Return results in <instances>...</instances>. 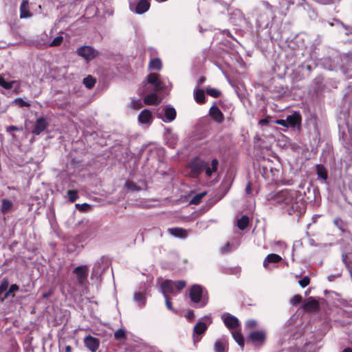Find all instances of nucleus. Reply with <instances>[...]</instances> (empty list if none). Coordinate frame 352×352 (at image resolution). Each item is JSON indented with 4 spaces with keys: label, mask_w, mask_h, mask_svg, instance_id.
<instances>
[{
    "label": "nucleus",
    "mask_w": 352,
    "mask_h": 352,
    "mask_svg": "<svg viewBox=\"0 0 352 352\" xmlns=\"http://www.w3.org/2000/svg\"><path fill=\"white\" fill-rule=\"evenodd\" d=\"M206 195V192H202L201 193L195 195L190 201V204L193 205L199 204Z\"/></svg>",
    "instance_id": "35"
},
{
    "label": "nucleus",
    "mask_w": 352,
    "mask_h": 352,
    "mask_svg": "<svg viewBox=\"0 0 352 352\" xmlns=\"http://www.w3.org/2000/svg\"><path fill=\"white\" fill-rule=\"evenodd\" d=\"M351 98H352V90L349 88V91H347L345 94V98L347 100H350ZM351 101H349V103H351Z\"/></svg>",
    "instance_id": "54"
},
{
    "label": "nucleus",
    "mask_w": 352,
    "mask_h": 352,
    "mask_svg": "<svg viewBox=\"0 0 352 352\" xmlns=\"http://www.w3.org/2000/svg\"><path fill=\"white\" fill-rule=\"evenodd\" d=\"M245 191L248 194L251 192V186L250 184H248V185L246 186Z\"/></svg>",
    "instance_id": "58"
},
{
    "label": "nucleus",
    "mask_w": 352,
    "mask_h": 352,
    "mask_svg": "<svg viewBox=\"0 0 352 352\" xmlns=\"http://www.w3.org/2000/svg\"><path fill=\"white\" fill-rule=\"evenodd\" d=\"M14 103L19 107H30V104L28 102L23 100L22 98H18L14 100Z\"/></svg>",
    "instance_id": "39"
},
{
    "label": "nucleus",
    "mask_w": 352,
    "mask_h": 352,
    "mask_svg": "<svg viewBox=\"0 0 352 352\" xmlns=\"http://www.w3.org/2000/svg\"><path fill=\"white\" fill-rule=\"evenodd\" d=\"M342 26H343L346 30H348L347 26H346L343 23L338 21Z\"/></svg>",
    "instance_id": "62"
},
{
    "label": "nucleus",
    "mask_w": 352,
    "mask_h": 352,
    "mask_svg": "<svg viewBox=\"0 0 352 352\" xmlns=\"http://www.w3.org/2000/svg\"><path fill=\"white\" fill-rule=\"evenodd\" d=\"M144 102L148 105H157L160 103L161 100L156 94L152 93L144 98Z\"/></svg>",
    "instance_id": "23"
},
{
    "label": "nucleus",
    "mask_w": 352,
    "mask_h": 352,
    "mask_svg": "<svg viewBox=\"0 0 352 352\" xmlns=\"http://www.w3.org/2000/svg\"><path fill=\"white\" fill-rule=\"evenodd\" d=\"M186 317L188 320H192L194 318V313L192 311H189L187 312V314L186 315Z\"/></svg>",
    "instance_id": "55"
},
{
    "label": "nucleus",
    "mask_w": 352,
    "mask_h": 352,
    "mask_svg": "<svg viewBox=\"0 0 352 352\" xmlns=\"http://www.w3.org/2000/svg\"><path fill=\"white\" fill-rule=\"evenodd\" d=\"M177 140L178 138L176 134H170L168 138L167 144L170 147L174 148L177 142Z\"/></svg>",
    "instance_id": "37"
},
{
    "label": "nucleus",
    "mask_w": 352,
    "mask_h": 352,
    "mask_svg": "<svg viewBox=\"0 0 352 352\" xmlns=\"http://www.w3.org/2000/svg\"><path fill=\"white\" fill-rule=\"evenodd\" d=\"M153 120L152 113L148 110H143L138 116V121L141 124H150Z\"/></svg>",
    "instance_id": "20"
},
{
    "label": "nucleus",
    "mask_w": 352,
    "mask_h": 352,
    "mask_svg": "<svg viewBox=\"0 0 352 352\" xmlns=\"http://www.w3.org/2000/svg\"><path fill=\"white\" fill-rule=\"evenodd\" d=\"M10 296L14 297V295L12 294V292H10V290L8 289H7L6 291V292L4 293L3 296L2 297H1V300L3 301L4 300L8 298Z\"/></svg>",
    "instance_id": "50"
},
{
    "label": "nucleus",
    "mask_w": 352,
    "mask_h": 352,
    "mask_svg": "<svg viewBox=\"0 0 352 352\" xmlns=\"http://www.w3.org/2000/svg\"><path fill=\"white\" fill-rule=\"evenodd\" d=\"M214 352H228V340L225 336L217 339L214 344Z\"/></svg>",
    "instance_id": "15"
},
{
    "label": "nucleus",
    "mask_w": 352,
    "mask_h": 352,
    "mask_svg": "<svg viewBox=\"0 0 352 352\" xmlns=\"http://www.w3.org/2000/svg\"><path fill=\"white\" fill-rule=\"evenodd\" d=\"M186 285L184 280L173 281L161 279L160 290L164 296H168V294L175 295L176 294V289L180 291L185 287Z\"/></svg>",
    "instance_id": "3"
},
{
    "label": "nucleus",
    "mask_w": 352,
    "mask_h": 352,
    "mask_svg": "<svg viewBox=\"0 0 352 352\" xmlns=\"http://www.w3.org/2000/svg\"><path fill=\"white\" fill-rule=\"evenodd\" d=\"M317 174L318 177L326 180L327 179V170L322 165L317 166Z\"/></svg>",
    "instance_id": "34"
},
{
    "label": "nucleus",
    "mask_w": 352,
    "mask_h": 352,
    "mask_svg": "<svg viewBox=\"0 0 352 352\" xmlns=\"http://www.w3.org/2000/svg\"><path fill=\"white\" fill-rule=\"evenodd\" d=\"M256 324H257V322H256V320H248L246 322L245 327L247 328L252 329V328L255 327L256 326Z\"/></svg>",
    "instance_id": "49"
},
{
    "label": "nucleus",
    "mask_w": 352,
    "mask_h": 352,
    "mask_svg": "<svg viewBox=\"0 0 352 352\" xmlns=\"http://www.w3.org/2000/svg\"><path fill=\"white\" fill-rule=\"evenodd\" d=\"M12 206L13 204L11 201L6 199H2L1 210L3 214L10 212L12 210Z\"/></svg>",
    "instance_id": "29"
},
{
    "label": "nucleus",
    "mask_w": 352,
    "mask_h": 352,
    "mask_svg": "<svg viewBox=\"0 0 352 352\" xmlns=\"http://www.w3.org/2000/svg\"><path fill=\"white\" fill-rule=\"evenodd\" d=\"M72 351V347L70 346H66L65 347V352H71Z\"/></svg>",
    "instance_id": "59"
},
{
    "label": "nucleus",
    "mask_w": 352,
    "mask_h": 352,
    "mask_svg": "<svg viewBox=\"0 0 352 352\" xmlns=\"http://www.w3.org/2000/svg\"><path fill=\"white\" fill-rule=\"evenodd\" d=\"M334 225L339 228L342 232H344V223L340 218H336L333 221Z\"/></svg>",
    "instance_id": "43"
},
{
    "label": "nucleus",
    "mask_w": 352,
    "mask_h": 352,
    "mask_svg": "<svg viewBox=\"0 0 352 352\" xmlns=\"http://www.w3.org/2000/svg\"><path fill=\"white\" fill-rule=\"evenodd\" d=\"M218 165L219 162L217 159H213L209 163L199 158H196L190 163V176L197 177L199 174L205 172L208 177H211L212 173L217 170Z\"/></svg>",
    "instance_id": "2"
},
{
    "label": "nucleus",
    "mask_w": 352,
    "mask_h": 352,
    "mask_svg": "<svg viewBox=\"0 0 352 352\" xmlns=\"http://www.w3.org/2000/svg\"><path fill=\"white\" fill-rule=\"evenodd\" d=\"M76 54L85 59L87 62L93 60L99 55V52L93 47L84 45L80 47L76 50Z\"/></svg>",
    "instance_id": "7"
},
{
    "label": "nucleus",
    "mask_w": 352,
    "mask_h": 352,
    "mask_svg": "<svg viewBox=\"0 0 352 352\" xmlns=\"http://www.w3.org/2000/svg\"><path fill=\"white\" fill-rule=\"evenodd\" d=\"M47 126L48 122H47L45 118L43 117L38 118L35 122L34 128L32 130V133L34 135H38L41 134L43 131H44Z\"/></svg>",
    "instance_id": "16"
},
{
    "label": "nucleus",
    "mask_w": 352,
    "mask_h": 352,
    "mask_svg": "<svg viewBox=\"0 0 352 352\" xmlns=\"http://www.w3.org/2000/svg\"><path fill=\"white\" fill-rule=\"evenodd\" d=\"M76 207L81 211H87V210L89 209L90 206L87 204H78L76 205Z\"/></svg>",
    "instance_id": "47"
},
{
    "label": "nucleus",
    "mask_w": 352,
    "mask_h": 352,
    "mask_svg": "<svg viewBox=\"0 0 352 352\" xmlns=\"http://www.w3.org/2000/svg\"><path fill=\"white\" fill-rule=\"evenodd\" d=\"M301 120L302 118L300 114L295 112L293 114L288 116L286 119L277 120L276 123L285 127H296L300 124Z\"/></svg>",
    "instance_id": "5"
},
{
    "label": "nucleus",
    "mask_w": 352,
    "mask_h": 352,
    "mask_svg": "<svg viewBox=\"0 0 352 352\" xmlns=\"http://www.w3.org/2000/svg\"><path fill=\"white\" fill-rule=\"evenodd\" d=\"M19 289V286L16 284H12L10 285L9 289L10 292H12V294L16 291H18Z\"/></svg>",
    "instance_id": "53"
},
{
    "label": "nucleus",
    "mask_w": 352,
    "mask_h": 352,
    "mask_svg": "<svg viewBox=\"0 0 352 352\" xmlns=\"http://www.w3.org/2000/svg\"><path fill=\"white\" fill-rule=\"evenodd\" d=\"M209 113L210 116L218 123H221L224 120L223 114L215 105L210 107Z\"/></svg>",
    "instance_id": "19"
},
{
    "label": "nucleus",
    "mask_w": 352,
    "mask_h": 352,
    "mask_svg": "<svg viewBox=\"0 0 352 352\" xmlns=\"http://www.w3.org/2000/svg\"><path fill=\"white\" fill-rule=\"evenodd\" d=\"M15 84L17 85V86L15 88V91L17 93V90L19 89L20 87L19 83L16 80L7 82L6 81L4 78L0 75V86L4 88L5 89H11Z\"/></svg>",
    "instance_id": "22"
},
{
    "label": "nucleus",
    "mask_w": 352,
    "mask_h": 352,
    "mask_svg": "<svg viewBox=\"0 0 352 352\" xmlns=\"http://www.w3.org/2000/svg\"><path fill=\"white\" fill-rule=\"evenodd\" d=\"M147 287L144 285L134 292L133 300L139 307H144L146 302Z\"/></svg>",
    "instance_id": "11"
},
{
    "label": "nucleus",
    "mask_w": 352,
    "mask_h": 352,
    "mask_svg": "<svg viewBox=\"0 0 352 352\" xmlns=\"http://www.w3.org/2000/svg\"><path fill=\"white\" fill-rule=\"evenodd\" d=\"M6 130L7 131L10 132L11 131H18L19 130V128H18L16 126H9L8 127H7Z\"/></svg>",
    "instance_id": "56"
},
{
    "label": "nucleus",
    "mask_w": 352,
    "mask_h": 352,
    "mask_svg": "<svg viewBox=\"0 0 352 352\" xmlns=\"http://www.w3.org/2000/svg\"><path fill=\"white\" fill-rule=\"evenodd\" d=\"M236 248H234L235 249ZM234 250V248L229 242L226 243L221 248V252L222 254H226Z\"/></svg>",
    "instance_id": "40"
},
{
    "label": "nucleus",
    "mask_w": 352,
    "mask_h": 352,
    "mask_svg": "<svg viewBox=\"0 0 352 352\" xmlns=\"http://www.w3.org/2000/svg\"><path fill=\"white\" fill-rule=\"evenodd\" d=\"M303 307L307 311H316L318 308V302L314 299L309 298L304 304Z\"/></svg>",
    "instance_id": "25"
},
{
    "label": "nucleus",
    "mask_w": 352,
    "mask_h": 352,
    "mask_svg": "<svg viewBox=\"0 0 352 352\" xmlns=\"http://www.w3.org/2000/svg\"><path fill=\"white\" fill-rule=\"evenodd\" d=\"M125 188H126L129 190L131 191H139L144 189V186H138L135 183L132 181L127 180L125 182L124 185Z\"/></svg>",
    "instance_id": "30"
},
{
    "label": "nucleus",
    "mask_w": 352,
    "mask_h": 352,
    "mask_svg": "<svg viewBox=\"0 0 352 352\" xmlns=\"http://www.w3.org/2000/svg\"><path fill=\"white\" fill-rule=\"evenodd\" d=\"M281 352H299V350L296 346H291L287 350L283 349Z\"/></svg>",
    "instance_id": "52"
},
{
    "label": "nucleus",
    "mask_w": 352,
    "mask_h": 352,
    "mask_svg": "<svg viewBox=\"0 0 352 352\" xmlns=\"http://www.w3.org/2000/svg\"><path fill=\"white\" fill-rule=\"evenodd\" d=\"M249 224V218L246 215H243L237 221V227L243 230L245 229Z\"/></svg>",
    "instance_id": "31"
},
{
    "label": "nucleus",
    "mask_w": 352,
    "mask_h": 352,
    "mask_svg": "<svg viewBox=\"0 0 352 352\" xmlns=\"http://www.w3.org/2000/svg\"><path fill=\"white\" fill-rule=\"evenodd\" d=\"M164 298H165V301H166V307L170 311H175L172 306V303L169 300L168 296H164Z\"/></svg>",
    "instance_id": "51"
},
{
    "label": "nucleus",
    "mask_w": 352,
    "mask_h": 352,
    "mask_svg": "<svg viewBox=\"0 0 352 352\" xmlns=\"http://www.w3.org/2000/svg\"><path fill=\"white\" fill-rule=\"evenodd\" d=\"M342 352H352V349H345Z\"/></svg>",
    "instance_id": "63"
},
{
    "label": "nucleus",
    "mask_w": 352,
    "mask_h": 352,
    "mask_svg": "<svg viewBox=\"0 0 352 352\" xmlns=\"http://www.w3.org/2000/svg\"><path fill=\"white\" fill-rule=\"evenodd\" d=\"M83 83L87 88L91 89L95 85L96 80L91 76H88L84 78Z\"/></svg>",
    "instance_id": "36"
},
{
    "label": "nucleus",
    "mask_w": 352,
    "mask_h": 352,
    "mask_svg": "<svg viewBox=\"0 0 352 352\" xmlns=\"http://www.w3.org/2000/svg\"><path fill=\"white\" fill-rule=\"evenodd\" d=\"M74 274L76 276V280L79 285L83 286L87 282L88 266L80 265L74 269Z\"/></svg>",
    "instance_id": "8"
},
{
    "label": "nucleus",
    "mask_w": 352,
    "mask_h": 352,
    "mask_svg": "<svg viewBox=\"0 0 352 352\" xmlns=\"http://www.w3.org/2000/svg\"><path fill=\"white\" fill-rule=\"evenodd\" d=\"M205 318L208 321V323H212V320L209 316H206Z\"/></svg>",
    "instance_id": "61"
},
{
    "label": "nucleus",
    "mask_w": 352,
    "mask_h": 352,
    "mask_svg": "<svg viewBox=\"0 0 352 352\" xmlns=\"http://www.w3.org/2000/svg\"><path fill=\"white\" fill-rule=\"evenodd\" d=\"M342 65L341 67L342 72L346 78H350L352 77V58L349 56H344L342 60Z\"/></svg>",
    "instance_id": "14"
},
{
    "label": "nucleus",
    "mask_w": 352,
    "mask_h": 352,
    "mask_svg": "<svg viewBox=\"0 0 352 352\" xmlns=\"http://www.w3.org/2000/svg\"><path fill=\"white\" fill-rule=\"evenodd\" d=\"M232 335L234 340L238 343V344L241 347H243L244 342L243 336L241 334V333L237 331L236 330H232Z\"/></svg>",
    "instance_id": "32"
},
{
    "label": "nucleus",
    "mask_w": 352,
    "mask_h": 352,
    "mask_svg": "<svg viewBox=\"0 0 352 352\" xmlns=\"http://www.w3.org/2000/svg\"><path fill=\"white\" fill-rule=\"evenodd\" d=\"M147 82L153 86V90L155 91H161L166 87L164 81L159 78L157 74H151L147 76Z\"/></svg>",
    "instance_id": "10"
},
{
    "label": "nucleus",
    "mask_w": 352,
    "mask_h": 352,
    "mask_svg": "<svg viewBox=\"0 0 352 352\" xmlns=\"http://www.w3.org/2000/svg\"><path fill=\"white\" fill-rule=\"evenodd\" d=\"M250 339L254 343L263 344L265 340V332L261 331H254L249 335Z\"/></svg>",
    "instance_id": "17"
},
{
    "label": "nucleus",
    "mask_w": 352,
    "mask_h": 352,
    "mask_svg": "<svg viewBox=\"0 0 352 352\" xmlns=\"http://www.w3.org/2000/svg\"><path fill=\"white\" fill-rule=\"evenodd\" d=\"M281 259H282V258L278 254H270L266 256V258L263 261V266H264V267L266 268L268 263H276L280 261Z\"/></svg>",
    "instance_id": "26"
},
{
    "label": "nucleus",
    "mask_w": 352,
    "mask_h": 352,
    "mask_svg": "<svg viewBox=\"0 0 352 352\" xmlns=\"http://www.w3.org/2000/svg\"><path fill=\"white\" fill-rule=\"evenodd\" d=\"M131 107L134 109H139L142 107V102L140 99H133L131 101Z\"/></svg>",
    "instance_id": "42"
},
{
    "label": "nucleus",
    "mask_w": 352,
    "mask_h": 352,
    "mask_svg": "<svg viewBox=\"0 0 352 352\" xmlns=\"http://www.w3.org/2000/svg\"><path fill=\"white\" fill-rule=\"evenodd\" d=\"M63 38L61 36H56L50 44V46H58L63 42Z\"/></svg>",
    "instance_id": "45"
},
{
    "label": "nucleus",
    "mask_w": 352,
    "mask_h": 352,
    "mask_svg": "<svg viewBox=\"0 0 352 352\" xmlns=\"http://www.w3.org/2000/svg\"><path fill=\"white\" fill-rule=\"evenodd\" d=\"M301 300H302V297L300 295H296L292 298L291 302L292 305H296L298 304L299 302H300Z\"/></svg>",
    "instance_id": "48"
},
{
    "label": "nucleus",
    "mask_w": 352,
    "mask_h": 352,
    "mask_svg": "<svg viewBox=\"0 0 352 352\" xmlns=\"http://www.w3.org/2000/svg\"><path fill=\"white\" fill-rule=\"evenodd\" d=\"M165 119L164 122H172L176 117V111L173 107H166L164 112Z\"/></svg>",
    "instance_id": "24"
},
{
    "label": "nucleus",
    "mask_w": 352,
    "mask_h": 352,
    "mask_svg": "<svg viewBox=\"0 0 352 352\" xmlns=\"http://www.w3.org/2000/svg\"><path fill=\"white\" fill-rule=\"evenodd\" d=\"M207 329V325L206 323L199 321L194 327V342H199L200 338L199 336L203 334Z\"/></svg>",
    "instance_id": "18"
},
{
    "label": "nucleus",
    "mask_w": 352,
    "mask_h": 352,
    "mask_svg": "<svg viewBox=\"0 0 352 352\" xmlns=\"http://www.w3.org/2000/svg\"><path fill=\"white\" fill-rule=\"evenodd\" d=\"M129 8L132 12L138 14H142L148 10L150 3L146 0H131L129 1Z\"/></svg>",
    "instance_id": "6"
},
{
    "label": "nucleus",
    "mask_w": 352,
    "mask_h": 352,
    "mask_svg": "<svg viewBox=\"0 0 352 352\" xmlns=\"http://www.w3.org/2000/svg\"><path fill=\"white\" fill-rule=\"evenodd\" d=\"M335 277H336V276H333V275H330V276H328V280H329V281H333V280H334Z\"/></svg>",
    "instance_id": "60"
},
{
    "label": "nucleus",
    "mask_w": 352,
    "mask_h": 352,
    "mask_svg": "<svg viewBox=\"0 0 352 352\" xmlns=\"http://www.w3.org/2000/svg\"><path fill=\"white\" fill-rule=\"evenodd\" d=\"M85 346L91 351L96 352L100 346V340L91 336L85 337L83 340Z\"/></svg>",
    "instance_id": "12"
},
{
    "label": "nucleus",
    "mask_w": 352,
    "mask_h": 352,
    "mask_svg": "<svg viewBox=\"0 0 352 352\" xmlns=\"http://www.w3.org/2000/svg\"><path fill=\"white\" fill-rule=\"evenodd\" d=\"M190 298L195 303L200 302L201 307H204L208 302V300L204 294V288L199 285L192 286L190 290Z\"/></svg>",
    "instance_id": "4"
},
{
    "label": "nucleus",
    "mask_w": 352,
    "mask_h": 352,
    "mask_svg": "<svg viewBox=\"0 0 352 352\" xmlns=\"http://www.w3.org/2000/svg\"><path fill=\"white\" fill-rule=\"evenodd\" d=\"M296 195V191L283 190L277 193L276 200L286 208L289 214L298 215L304 212L305 204L301 199L298 200Z\"/></svg>",
    "instance_id": "1"
},
{
    "label": "nucleus",
    "mask_w": 352,
    "mask_h": 352,
    "mask_svg": "<svg viewBox=\"0 0 352 352\" xmlns=\"http://www.w3.org/2000/svg\"><path fill=\"white\" fill-rule=\"evenodd\" d=\"M206 93L214 98H217L220 96L221 92L218 89L214 88H209L206 89Z\"/></svg>",
    "instance_id": "41"
},
{
    "label": "nucleus",
    "mask_w": 352,
    "mask_h": 352,
    "mask_svg": "<svg viewBox=\"0 0 352 352\" xmlns=\"http://www.w3.org/2000/svg\"><path fill=\"white\" fill-rule=\"evenodd\" d=\"M310 280L309 277L305 276L299 280L298 283L302 287H305L309 284Z\"/></svg>",
    "instance_id": "46"
},
{
    "label": "nucleus",
    "mask_w": 352,
    "mask_h": 352,
    "mask_svg": "<svg viewBox=\"0 0 352 352\" xmlns=\"http://www.w3.org/2000/svg\"><path fill=\"white\" fill-rule=\"evenodd\" d=\"M29 16H30V14L28 11V3L27 1L23 0L20 6V17L27 18Z\"/></svg>",
    "instance_id": "27"
},
{
    "label": "nucleus",
    "mask_w": 352,
    "mask_h": 352,
    "mask_svg": "<svg viewBox=\"0 0 352 352\" xmlns=\"http://www.w3.org/2000/svg\"><path fill=\"white\" fill-rule=\"evenodd\" d=\"M194 97L197 103L201 104L205 102V94L203 89H195L194 90Z\"/></svg>",
    "instance_id": "28"
},
{
    "label": "nucleus",
    "mask_w": 352,
    "mask_h": 352,
    "mask_svg": "<svg viewBox=\"0 0 352 352\" xmlns=\"http://www.w3.org/2000/svg\"><path fill=\"white\" fill-rule=\"evenodd\" d=\"M205 78L204 76H201L199 78V80H197V85L199 86L201 85L204 81H205Z\"/></svg>",
    "instance_id": "57"
},
{
    "label": "nucleus",
    "mask_w": 352,
    "mask_h": 352,
    "mask_svg": "<svg viewBox=\"0 0 352 352\" xmlns=\"http://www.w3.org/2000/svg\"><path fill=\"white\" fill-rule=\"evenodd\" d=\"M225 325L230 329L234 330L239 325V320L230 314H223L221 316Z\"/></svg>",
    "instance_id": "13"
},
{
    "label": "nucleus",
    "mask_w": 352,
    "mask_h": 352,
    "mask_svg": "<svg viewBox=\"0 0 352 352\" xmlns=\"http://www.w3.org/2000/svg\"><path fill=\"white\" fill-rule=\"evenodd\" d=\"M108 263L103 257L98 260L94 265L91 272V278L99 279L104 270L107 267Z\"/></svg>",
    "instance_id": "9"
},
{
    "label": "nucleus",
    "mask_w": 352,
    "mask_h": 352,
    "mask_svg": "<svg viewBox=\"0 0 352 352\" xmlns=\"http://www.w3.org/2000/svg\"><path fill=\"white\" fill-rule=\"evenodd\" d=\"M114 338L116 340L122 339L125 338V331L123 329H119L114 333Z\"/></svg>",
    "instance_id": "44"
},
{
    "label": "nucleus",
    "mask_w": 352,
    "mask_h": 352,
    "mask_svg": "<svg viewBox=\"0 0 352 352\" xmlns=\"http://www.w3.org/2000/svg\"><path fill=\"white\" fill-rule=\"evenodd\" d=\"M168 232L171 235L181 239H185L188 236L187 230L181 228H169Z\"/></svg>",
    "instance_id": "21"
},
{
    "label": "nucleus",
    "mask_w": 352,
    "mask_h": 352,
    "mask_svg": "<svg viewBox=\"0 0 352 352\" xmlns=\"http://www.w3.org/2000/svg\"><path fill=\"white\" fill-rule=\"evenodd\" d=\"M350 89L352 90V85H351V86H350Z\"/></svg>",
    "instance_id": "64"
},
{
    "label": "nucleus",
    "mask_w": 352,
    "mask_h": 352,
    "mask_svg": "<svg viewBox=\"0 0 352 352\" xmlns=\"http://www.w3.org/2000/svg\"><path fill=\"white\" fill-rule=\"evenodd\" d=\"M149 67L151 69L160 70L162 68V62L159 58H153L150 61Z\"/></svg>",
    "instance_id": "33"
},
{
    "label": "nucleus",
    "mask_w": 352,
    "mask_h": 352,
    "mask_svg": "<svg viewBox=\"0 0 352 352\" xmlns=\"http://www.w3.org/2000/svg\"><path fill=\"white\" fill-rule=\"evenodd\" d=\"M68 199L71 202H74L78 197L76 190H69L67 191Z\"/></svg>",
    "instance_id": "38"
}]
</instances>
